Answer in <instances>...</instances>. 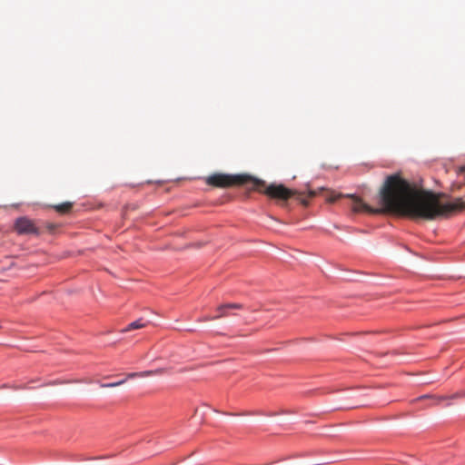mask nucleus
<instances>
[{
	"mask_svg": "<svg viewBox=\"0 0 465 465\" xmlns=\"http://www.w3.org/2000/svg\"><path fill=\"white\" fill-rule=\"evenodd\" d=\"M342 194L329 193L326 200L334 202ZM345 197L353 201V213H392L411 219L427 221L447 217L450 213L465 209V202L456 198L453 202L442 203L440 195L417 187L403 179L399 173L389 175L379 193L380 208H372L354 194Z\"/></svg>",
	"mask_w": 465,
	"mask_h": 465,
	"instance_id": "obj_1",
	"label": "nucleus"
},
{
	"mask_svg": "<svg viewBox=\"0 0 465 465\" xmlns=\"http://www.w3.org/2000/svg\"><path fill=\"white\" fill-rule=\"evenodd\" d=\"M208 185L218 188H230L235 186H248L250 190L260 191L264 187V181L248 173L227 174L213 173L206 178Z\"/></svg>",
	"mask_w": 465,
	"mask_h": 465,
	"instance_id": "obj_2",
	"label": "nucleus"
},
{
	"mask_svg": "<svg viewBox=\"0 0 465 465\" xmlns=\"http://www.w3.org/2000/svg\"><path fill=\"white\" fill-rule=\"evenodd\" d=\"M324 188H319L318 190H309L307 195L303 193H299L295 190L289 189L285 187L283 184H276L272 183L270 185H266L264 182V187H262L259 193H262L267 195L269 198L286 202L291 197L296 195L297 200L304 206H308L309 198H312L316 196L320 192L323 191Z\"/></svg>",
	"mask_w": 465,
	"mask_h": 465,
	"instance_id": "obj_3",
	"label": "nucleus"
},
{
	"mask_svg": "<svg viewBox=\"0 0 465 465\" xmlns=\"http://www.w3.org/2000/svg\"><path fill=\"white\" fill-rule=\"evenodd\" d=\"M15 230L18 234H39V229L35 223L27 217L17 218L15 222Z\"/></svg>",
	"mask_w": 465,
	"mask_h": 465,
	"instance_id": "obj_4",
	"label": "nucleus"
},
{
	"mask_svg": "<svg viewBox=\"0 0 465 465\" xmlns=\"http://www.w3.org/2000/svg\"><path fill=\"white\" fill-rule=\"evenodd\" d=\"M242 305L241 303L222 304L217 308V312H219V314L213 316V317H205L203 320L204 321H213V320L220 319L223 317H226L229 315V313L227 312L229 309H242Z\"/></svg>",
	"mask_w": 465,
	"mask_h": 465,
	"instance_id": "obj_5",
	"label": "nucleus"
},
{
	"mask_svg": "<svg viewBox=\"0 0 465 465\" xmlns=\"http://www.w3.org/2000/svg\"><path fill=\"white\" fill-rule=\"evenodd\" d=\"M163 372H164L163 369H157L154 371H140V372H131V373L126 374L124 380L127 381L128 379H134V378H146V377L153 376V375L163 374Z\"/></svg>",
	"mask_w": 465,
	"mask_h": 465,
	"instance_id": "obj_6",
	"label": "nucleus"
},
{
	"mask_svg": "<svg viewBox=\"0 0 465 465\" xmlns=\"http://www.w3.org/2000/svg\"><path fill=\"white\" fill-rule=\"evenodd\" d=\"M73 207V203L71 202H64L60 204L54 205L53 208L59 213H67L71 211Z\"/></svg>",
	"mask_w": 465,
	"mask_h": 465,
	"instance_id": "obj_7",
	"label": "nucleus"
},
{
	"mask_svg": "<svg viewBox=\"0 0 465 465\" xmlns=\"http://www.w3.org/2000/svg\"><path fill=\"white\" fill-rule=\"evenodd\" d=\"M145 326H146V323L143 322L142 319H139V320L128 324L124 329L122 330V332H127V331H130L133 330L143 328Z\"/></svg>",
	"mask_w": 465,
	"mask_h": 465,
	"instance_id": "obj_8",
	"label": "nucleus"
},
{
	"mask_svg": "<svg viewBox=\"0 0 465 465\" xmlns=\"http://www.w3.org/2000/svg\"><path fill=\"white\" fill-rule=\"evenodd\" d=\"M126 380H121L119 381H116V382H112V383H103L101 384V387L103 388H114V387H117V386H120L124 383H125Z\"/></svg>",
	"mask_w": 465,
	"mask_h": 465,
	"instance_id": "obj_9",
	"label": "nucleus"
},
{
	"mask_svg": "<svg viewBox=\"0 0 465 465\" xmlns=\"http://www.w3.org/2000/svg\"><path fill=\"white\" fill-rule=\"evenodd\" d=\"M460 393H455V394H453V395L451 396V398H452V399H454V398H457V397H460Z\"/></svg>",
	"mask_w": 465,
	"mask_h": 465,
	"instance_id": "obj_10",
	"label": "nucleus"
}]
</instances>
